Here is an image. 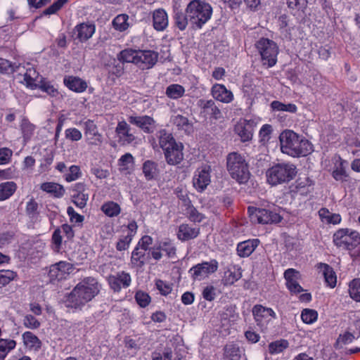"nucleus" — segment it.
<instances>
[{
	"label": "nucleus",
	"instance_id": "052dcab7",
	"mask_svg": "<svg viewBox=\"0 0 360 360\" xmlns=\"http://www.w3.org/2000/svg\"><path fill=\"white\" fill-rule=\"evenodd\" d=\"M69 0H57L43 12L44 15H52L60 10Z\"/></svg>",
	"mask_w": 360,
	"mask_h": 360
},
{
	"label": "nucleus",
	"instance_id": "864d4df0",
	"mask_svg": "<svg viewBox=\"0 0 360 360\" xmlns=\"http://www.w3.org/2000/svg\"><path fill=\"white\" fill-rule=\"evenodd\" d=\"M229 276H226V285L233 284L242 276L241 268L238 266H233L229 269Z\"/></svg>",
	"mask_w": 360,
	"mask_h": 360
},
{
	"label": "nucleus",
	"instance_id": "680f3d73",
	"mask_svg": "<svg viewBox=\"0 0 360 360\" xmlns=\"http://www.w3.org/2000/svg\"><path fill=\"white\" fill-rule=\"evenodd\" d=\"M307 0H287L288 8L295 11H304L307 6Z\"/></svg>",
	"mask_w": 360,
	"mask_h": 360
},
{
	"label": "nucleus",
	"instance_id": "2eb2a0df",
	"mask_svg": "<svg viewBox=\"0 0 360 360\" xmlns=\"http://www.w3.org/2000/svg\"><path fill=\"white\" fill-rule=\"evenodd\" d=\"M138 53L136 66L141 70L150 69L158 62L159 54L155 51L139 49Z\"/></svg>",
	"mask_w": 360,
	"mask_h": 360
},
{
	"label": "nucleus",
	"instance_id": "0e129e2a",
	"mask_svg": "<svg viewBox=\"0 0 360 360\" xmlns=\"http://www.w3.org/2000/svg\"><path fill=\"white\" fill-rule=\"evenodd\" d=\"M65 138L72 141H78L82 139V134L77 128H68L65 131Z\"/></svg>",
	"mask_w": 360,
	"mask_h": 360
},
{
	"label": "nucleus",
	"instance_id": "69168bd1",
	"mask_svg": "<svg viewBox=\"0 0 360 360\" xmlns=\"http://www.w3.org/2000/svg\"><path fill=\"white\" fill-rule=\"evenodd\" d=\"M81 175L80 168L77 165H72L65 174V179L68 182L77 180Z\"/></svg>",
	"mask_w": 360,
	"mask_h": 360
},
{
	"label": "nucleus",
	"instance_id": "4468645a",
	"mask_svg": "<svg viewBox=\"0 0 360 360\" xmlns=\"http://www.w3.org/2000/svg\"><path fill=\"white\" fill-rule=\"evenodd\" d=\"M84 136L88 144L98 146L103 142V136L98 131L97 125L91 120H87L83 123Z\"/></svg>",
	"mask_w": 360,
	"mask_h": 360
},
{
	"label": "nucleus",
	"instance_id": "c756f323",
	"mask_svg": "<svg viewBox=\"0 0 360 360\" xmlns=\"http://www.w3.org/2000/svg\"><path fill=\"white\" fill-rule=\"evenodd\" d=\"M173 19L174 25L179 30L184 31L190 23L188 13L179 8L174 9Z\"/></svg>",
	"mask_w": 360,
	"mask_h": 360
},
{
	"label": "nucleus",
	"instance_id": "f03ea898",
	"mask_svg": "<svg viewBox=\"0 0 360 360\" xmlns=\"http://www.w3.org/2000/svg\"><path fill=\"white\" fill-rule=\"evenodd\" d=\"M279 141L281 152L293 158L307 156L314 150L311 142L292 130H284Z\"/></svg>",
	"mask_w": 360,
	"mask_h": 360
},
{
	"label": "nucleus",
	"instance_id": "a19ab883",
	"mask_svg": "<svg viewBox=\"0 0 360 360\" xmlns=\"http://www.w3.org/2000/svg\"><path fill=\"white\" fill-rule=\"evenodd\" d=\"M185 214L191 221L195 223H200L205 218V215L199 212L192 204L186 207Z\"/></svg>",
	"mask_w": 360,
	"mask_h": 360
},
{
	"label": "nucleus",
	"instance_id": "f8f14e48",
	"mask_svg": "<svg viewBox=\"0 0 360 360\" xmlns=\"http://www.w3.org/2000/svg\"><path fill=\"white\" fill-rule=\"evenodd\" d=\"M252 314L257 325L263 330L267 324L275 318V312L271 308L257 304L252 308Z\"/></svg>",
	"mask_w": 360,
	"mask_h": 360
},
{
	"label": "nucleus",
	"instance_id": "13d9d810",
	"mask_svg": "<svg viewBox=\"0 0 360 360\" xmlns=\"http://www.w3.org/2000/svg\"><path fill=\"white\" fill-rule=\"evenodd\" d=\"M133 236V233H129L127 236L120 238L116 244V249L118 251H124L127 250L132 240Z\"/></svg>",
	"mask_w": 360,
	"mask_h": 360
},
{
	"label": "nucleus",
	"instance_id": "4d7b16f0",
	"mask_svg": "<svg viewBox=\"0 0 360 360\" xmlns=\"http://www.w3.org/2000/svg\"><path fill=\"white\" fill-rule=\"evenodd\" d=\"M17 276L16 273L10 270L0 271V288L8 284Z\"/></svg>",
	"mask_w": 360,
	"mask_h": 360
},
{
	"label": "nucleus",
	"instance_id": "6ab92c4d",
	"mask_svg": "<svg viewBox=\"0 0 360 360\" xmlns=\"http://www.w3.org/2000/svg\"><path fill=\"white\" fill-rule=\"evenodd\" d=\"M284 278L286 281L287 288L292 293H299L304 291V289L299 284L298 281L301 278L300 271L295 269H288L284 272Z\"/></svg>",
	"mask_w": 360,
	"mask_h": 360
},
{
	"label": "nucleus",
	"instance_id": "b1692460",
	"mask_svg": "<svg viewBox=\"0 0 360 360\" xmlns=\"http://www.w3.org/2000/svg\"><path fill=\"white\" fill-rule=\"evenodd\" d=\"M153 27L157 31H164L169 25L167 12L163 8L155 9L153 13Z\"/></svg>",
	"mask_w": 360,
	"mask_h": 360
},
{
	"label": "nucleus",
	"instance_id": "6e6552de",
	"mask_svg": "<svg viewBox=\"0 0 360 360\" xmlns=\"http://www.w3.org/2000/svg\"><path fill=\"white\" fill-rule=\"evenodd\" d=\"M333 243L337 247L352 250L360 245V233L349 229H340L334 233Z\"/></svg>",
	"mask_w": 360,
	"mask_h": 360
},
{
	"label": "nucleus",
	"instance_id": "2f4dec72",
	"mask_svg": "<svg viewBox=\"0 0 360 360\" xmlns=\"http://www.w3.org/2000/svg\"><path fill=\"white\" fill-rule=\"evenodd\" d=\"M39 73L33 68L27 69L23 75V82L27 87L37 89L39 83Z\"/></svg>",
	"mask_w": 360,
	"mask_h": 360
},
{
	"label": "nucleus",
	"instance_id": "bf43d9fd",
	"mask_svg": "<svg viewBox=\"0 0 360 360\" xmlns=\"http://www.w3.org/2000/svg\"><path fill=\"white\" fill-rule=\"evenodd\" d=\"M73 203L79 208L82 209L86 207L89 200L87 193H75L72 196Z\"/></svg>",
	"mask_w": 360,
	"mask_h": 360
},
{
	"label": "nucleus",
	"instance_id": "603ef678",
	"mask_svg": "<svg viewBox=\"0 0 360 360\" xmlns=\"http://www.w3.org/2000/svg\"><path fill=\"white\" fill-rule=\"evenodd\" d=\"M37 88L42 91L47 93L51 96H56L58 91L49 82L41 78L38 83Z\"/></svg>",
	"mask_w": 360,
	"mask_h": 360
},
{
	"label": "nucleus",
	"instance_id": "a211bd4d",
	"mask_svg": "<svg viewBox=\"0 0 360 360\" xmlns=\"http://www.w3.org/2000/svg\"><path fill=\"white\" fill-rule=\"evenodd\" d=\"M111 289L115 292H119L122 288H128L131 282V276L125 271H120L115 275H110L108 278Z\"/></svg>",
	"mask_w": 360,
	"mask_h": 360
},
{
	"label": "nucleus",
	"instance_id": "7ed1b4c3",
	"mask_svg": "<svg viewBox=\"0 0 360 360\" xmlns=\"http://www.w3.org/2000/svg\"><path fill=\"white\" fill-rule=\"evenodd\" d=\"M160 148L163 150L166 162L169 165H176L184 160V145L176 142L172 134L165 129L156 132Z\"/></svg>",
	"mask_w": 360,
	"mask_h": 360
},
{
	"label": "nucleus",
	"instance_id": "338daca9",
	"mask_svg": "<svg viewBox=\"0 0 360 360\" xmlns=\"http://www.w3.org/2000/svg\"><path fill=\"white\" fill-rule=\"evenodd\" d=\"M332 176L336 181H342L345 180V178L347 176V175L342 165V162H340L338 165L335 166V168L332 172Z\"/></svg>",
	"mask_w": 360,
	"mask_h": 360
},
{
	"label": "nucleus",
	"instance_id": "cd10ccee",
	"mask_svg": "<svg viewBox=\"0 0 360 360\" xmlns=\"http://www.w3.org/2000/svg\"><path fill=\"white\" fill-rule=\"evenodd\" d=\"M317 268L322 272L326 284L332 288H335L337 283V276L333 268L324 263H319Z\"/></svg>",
	"mask_w": 360,
	"mask_h": 360
},
{
	"label": "nucleus",
	"instance_id": "774afa93",
	"mask_svg": "<svg viewBox=\"0 0 360 360\" xmlns=\"http://www.w3.org/2000/svg\"><path fill=\"white\" fill-rule=\"evenodd\" d=\"M135 299L138 304L141 307H146L150 302V296L142 291L136 292Z\"/></svg>",
	"mask_w": 360,
	"mask_h": 360
},
{
	"label": "nucleus",
	"instance_id": "39448f33",
	"mask_svg": "<svg viewBox=\"0 0 360 360\" xmlns=\"http://www.w3.org/2000/svg\"><path fill=\"white\" fill-rule=\"evenodd\" d=\"M297 174V168L292 163H277L266 170V176L269 184L275 186L288 183Z\"/></svg>",
	"mask_w": 360,
	"mask_h": 360
},
{
	"label": "nucleus",
	"instance_id": "4c0bfd02",
	"mask_svg": "<svg viewBox=\"0 0 360 360\" xmlns=\"http://www.w3.org/2000/svg\"><path fill=\"white\" fill-rule=\"evenodd\" d=\"M129 15L127 14H120L117 15L112 20L113 27L120 32H124L127 30L129 27L128 22Z\"/></svg>",
	"mask_w": 360,
	"mask_h": 360
},
{
	"label": "nucleus",
	"instance_id": "58836bf2",
	"mask_svg": "<svg viewBox=\"0 0 360 360\" xmlns=\"http://www.w3.org/2000/svg\"><path fill=\"white\" fill-rule=\"evenodd\" d=\"M38 208L39 205L33 198L27 202L25 212L32 221L35 222L39 219V212Z\"/></svg>",
	"mask_w": 360,
	"mask_h": 360
},
{
	"label": "nucleus",
	"instance_id": "09e8293b",
	"mask_svg": "<svg viewBox=\"0 0 360 360\" xmlns=\"http://www.w3.org/2000/svg\"><path fill=\"white\" fill-rule=\"evenodd\" d=\"M20 68V65L13 64L9 60L0 58V73L10 74L16 72Z\"/></svg>",
	"mask_w": 360,
	"mask_h": 360
},
{
	"label": "nucleus",
	"instance_id": "20e7f679",
	"mask_svg": "<svg viewBox=\"0 0 360 360\" xmlns=\"http://www.w3.org/2000/svg\"><path fill=\"white\" fill-rule=\"evenodd\" d=\"M190 24L193 29H200L211 18L212 9L210 4L200 0H193L186 8Z\"/></svg>",
	"mask_w": 360,
	"mask_h": 360
},
{
	"label": "nucleus",
	"instance_id": "f257e3e1",
	"mask_svg": "<svg viewBox=\"0 0 360 360\" xmlns=\"http://www.w3.org/2000/svg\"><path fill=\"white\" fill-rule=\"evenodd\" d=\"M100 292V285L93 277H86L73 288L67 296V307L81 309Z\"/></svg>",
	"mask_w": 360,
	"mask_h": 360
},
{
	"label": "nucleus",
	"instance_id": "dca6fc26",
	"mask_svg": "<svg viewBox=\"0 0 360 360\" xmlns=\"http://www.w3.org/2000/svg\"><path fill=\"white\" fill-rule=\"evenodd\" d=\"M72 264L60 261L50 266L49 276L51 281H60L65 279L68 275L72 271Z\"/></svg>",
	"mask_w": 360,
	"mask_h": 360
},
{
	"label": "nucleus",
	"instance_id": "79ce46f5",
	"mask_svg": "<svg viewBox=\"0 0 360 360\" xmlns=\"http://www.w3.org/2000/svg\"><path fill=\"white\" fill-rule=\"evenodd\" d=\"M271 108L274 111H283L295 113L297 112V108L293 103H283L278 101H274L271 103Z\"/></svg>",
	"mask_w": 360,
	"mask_h": 360
},
{
	"label": "nucleus",
	"instance_id": "72a5a7b5",
	"mask_svg": "<svg viewBox=\"0 0 360 360\" xmlns=\"http://www.w3.org/2000/svg\"><path fill=\"white\" fill-rule=\"evenodd\" d=\"M41 189L47 193H53L55 197L61 198L65 193V189L63 186L53 183L46 182L41 185Z\"/></svg>",
	"mask_w": 360,
	"mask_h": 360
},
{
	"label": "nucleus",
	"instance_id": "4be33fe9",
	"mask_svg": "<svg viewBox=\"0 0 360 360\" xmlns=\"http://www.w3.org/2000/svg\"><path fill=\"white\" fill-rule=\"evenodd\" d=\"M198 104L202 110L201 112L205 115H210L211 118L215 120L222 117L221 110L212 100L200 99L198 101Z\"/></svg>",
	"mask_w": 360,
	"mask_h": 360
},
{
	"label": "nucleus",
	"instance_id": "3c124183",
	"mask_svg": "<svg viewBox=\"0 0 360 360\" xmlns=\"http://www.w3.org/2000/svg\"><path fill=\"white\" fill-rule=\"evenodd\" d=\"M145 252L146 251L141 250V248L136 246L131 253V263L134 264H136L139 266H143L145 264Z\"/></svg>",
	"mask_w": 360,
	"mask_h": 360
},
{
	"label": "nucleus",
	"instance_id": "c9c22d12",
	"mask_svg": "<svg viewBox=\"0 0 360 360\" xmlns=\"http://www.w3.org/2000/svg\"><path fill=\"white\" fill-rule=\"evenodd\" d=\"M16 346V341L0 338V360H4L8 354Z\"/></svg>",
	"mask_w": 360,
	"mask_h": 360
},
{
	"label": "nucleus",
	"instance_id": "9b49d317",
	"mask_svg": "<svg viewBox=\"0 0 360 360\" xmlns=\"http://www.w3.org/2000/svg\"><path fill=\"white\" fill-rule=\"evenodd\" d=\"M211 182L210 167L207 165L198 168L193 177V187L198 192H203Z\"/></svg>",
	"mask_w": 360,
	"mask_h": 360
},
{
	"label": "nucleus",
	"instance_id": "ea45409f",
	"mask_svg": "<svg viewBox=\"0 0 360 360\" xmlns=\"http://www.w3.org/2000/svg\"><path fill=\"white\" fill-rule=\"evenodd\" d=\"M185 89L180 84H173L169 85L166 89V95L171 99H178L184 96Z\"/></svg>",
	"mask_w": 360,
	"mask_h": 360
},
{
	"label": "nucleus",
	"instance_id": "6e6d98bb",
	"mask_svg": "<svg viewBox=\"0 0 360 360\" xmlns=\"http://www.w3.org/2000/svg\"><path fill=\"white\" fill-rule=\"evenodd\" d=\"M318 313L314 309H304L301 314V319L304 323L311 324L316 321Z\"/></svg>",
	"mask_w": 360,
	"mask_h": 360
},
{
	"label": "nucleus",
	"instance_id": "0eeeda50",
	"mask_svg": "<svg viewBox=\"0 0 360 360\" xmlns=\"http://www.w3.org/2000/svg\"><path fill=\"white\" fill-rule=\"evenodd\" d=\"M256 48L261 56L263 65L271 68L276 65L278 47L274 41L266 38H262L257 41Z\"/></svg>",
	"mask_w": 360,
	"mask_h": 360
},
{
	"label": "nucleus",
	"instance_id": "bb28decb",
	"mask_svg": "<svg viewBox=\"0 0 360 360\" xmlns=\"http://www.w3.org/2000/svg\"><path fill=\"white\" fill-rule=\"evenodd\" d=\"M65 85L70 90L82 93L87 88L86 82L79 77L74 76H68L64 78Z\"/></svg>",
	"mask_w": 360,
	"mask_h": 360
},
{
	"label": "nucleus",
	"instance_id": "473e14b6",
	"mask_svg": "<svg viewBox=\"0 0 360 360\" xmlns=\"http://www.w3.org/2000/svg\"><path fill=\"white\" fill-rule=\"evenodd\" d=\"M171 122L176 126L179 129L184 130L186 132H190L192 130V124L187 117L181 115L172 116Z\"/></svg>",
	"mask_w": 360,
	"mask_h": 360
},
{
	"label": "nucleus",
	"instance_id": "a18cd8bd",
	"mask_svg": "<svg viewBox=\"0 0 360 360\" xmlns=\"http://www.w3.org/2000/svg\"><path fill=\"white\" fill-rule=\"evenodd\" d=\"M350 297L356 302H360V278H354L349 283Z\"/></svg>",
	"mask_w": 360,
	"mask_h": 360
},
{
	"label": "nucleus",
	"instance_id": "9d476101",
	"mask_svg": "<svg viewBox=\"0 0 360 360\" xmlns=\"http://www.w3.org/2000/svg\"><path fill=\"white\" fill-rule=\"evenodd\" d=\"M255 126L254 121L241 118L234 124L233 131L241 142H249L252 139Z\"/></svg>",
	"mask_w": 360,
	"mask_h": 360
},
{
	"label": "nucleus",
	"instance_id": "a878e982",
	"mask_svg": "<svg viewBox=\"0 0 360 360\" xmlns=\"http://www.w3.org/2000/svg\"><path fill=\"white\" fill-rule=\"evenodd\" d=\"M258 239H252L239 243L237 245L238 255L241 257L250 256L259 245Z\"/></svg>",
	"mask_w": 360,
	"mask_h": 360
},
{
	"label": "nucleus",
	"instance_id": "f704fd0d",
	"mask_svg": "<svg viewBox=\"0 0 360 360\" xmlns=\"http://www.w3.org/2000/svg\"><path fill=\"white\" fill-rule=\"evenodd\" d=\"M17 188L16 184L13 181H6L0 184V200H4L10 198Z\"/></svg>",
	"mask_w": 360,
	"mask_h": 360
},
{
	"label": "nucleus",
	"instance_id": "c85d7f7f",
	"mask_svg": "<svg viewBox=\"0 0 360 360\" xmlns=\"http://www.w3.org/2000/svg\"><path fill=\"white\" fill-rule=\"evenodd\" d=\"M22 338L24 345L29 350L37 352L41 349L42 342L33 333L26 331L22 334Z\"/></svg>",
	"mask_w": 360,
	"mask_h": 360
},
{
	"label": "nucleus",
	"instance_id": "de8ad7c7",
	"mask_svg": "<svg viewBox=\"0 0 360 360\" xmlns=\"http://www.w3.org/2000/svg\"><path fill=\"white\" fill-rule=\"evenodd\" d=\"M119 165L122 171L131 170L134 165V158L131 153H125L119 159Z\"/></svg>",
	"mask_w": 360,
	"mask_h": 360
},
{
	"label": "nucleus",
	"instance_id": "c03bdc74",
	"mask_svg": "<svg viewBox=\"0 0 360 360\" xmlns=\"http://www.w3.org/2000/svg\"><path fill=\"white\" fill-rule=\"evenodd\" d=\"M182 356L177 352L174 353L170 348H165L162 354L153 356V360H181Z\"/></svg>",
	"mask_w": 360,
	"mask_h": 360
},
{
	"label": "nucleus",
	"instance_id": "e2e57ef3",
	"mask_svg": "<svg viewBox=\"0 0 360 360\" xmlns=\"http://www.w3.org/2000/svg\"><path fill=\"white\" fill-rule=\"evenodd\" d=\"M21 129L25 139H29L32 136L35 129L34 124H31L28 120H23L21 124Z\"/></svg>",
	"mask_w": 360,
	"mask_h": 360
},
{
	"label": "nucleus",
	"instance_id": "ddd939ff",
	"mask_svg": "<svg viewBox=\"0 0 360 360\" xmlns=\"http://www.w3.org/2000/svg\"><path fill=\"white\" fill-rule=\"evenodd\" d=\"M248 212L251 214H255L258 223L259 224H276L280 222L282 219L280 214L266 209L249 207Z\"/></svg>",
	"mask_w": 360,
	"mask_h": 360
},
{
	"label": "nucleus",
	"instance_id": "1a4fd4ad",
	"mask_svg": "<svg viewBox=\"0 0 360 360\" xmlns=\"http://www.w3.org/2000/svg\"><path fill=\"white\" fill-rule=\"evenodd\" d=\"M218 262L215 259L204 262L193 266L189 272L194 280L201 281L217 270Z\"/></svg>",
	"mask_w": 360,
	"mask_h": 360
},
{
	"label": "nucleus",
	"instance_id": "393cba45",
	"mask_svg": "<svg viewBox=\"0 0 360 360\" xmlns=\"http://www.w3.org/2000/svg\"><path fill=\"white\" fill-rule=\"evenodd\" d=\"M160 172L158 164L153 160H147L142 165V172L147 181L156 180Z\"/></svg>",
	"mask_w": 360,
	"mask_h": 360
},
{
	"label": "nucleus",
	"instance_id": "37998d69",
	"mask_svg": "<svg viewBox=\"0 0 360 360\" xmlns=\"http://www.w3.org/2000/svg\"><path fill=\"white\" fill-rule=\"evenodd\" d=\"M288 346L289 343L286 340H278L269 345V352L271 354H278L283 352Z\"/></svg>",
	"mask_w": 360,
	"mask_h": 360
},
{
	"label": "nucleus",
	"instance_id": "aec40b11",
	"mask_svg": "<svg viewBox=\"0 0 360 360\" xmlns=\"http://www.w3.org/2000/svg\"><path fill=\"white\" fill-rule=\"evenodd\" d=\"M115 132L122 145L130 144L135 140V136L131 132L130 126L124 120L117 123Z\"/></svg>",
	"mask_w": 360,
	"mask_h": 360
},
{
	"label": "nucleus",
	"instance_id": "5701e85b",
	"mask_svg": "<svg viewBox=\"0 0 360 360\" xmlns=\"http://www.w3.org/2000/svg\"><path fill=\"white\" fill-rule=\"evenodd\" d=\"M95 32V25L89 23H81L74 29V34L80 42H84L90 39Z\"/></svg>",
	"mask_w": 360,
	"mask_h": 360
},
{
	"label": "nucleus",
	"instance_id": "f3484780",
	"mask_svg": "<svg viewBox=\"0 0 360 360\" xmlns=\"http://www.w3.org/2000/svg\"><path fill=\"white\" fill-rule=\"evenodd\" d=\"M128 121L146 134H152L156 129V122L153 117L148 115L129 116Z\"/></svg>",
	"mask_w": 360,
	"mask_h": 360
},
{
	"label": "nucleus",
	"instance_id": "5fc2aeb1",
	"mask_svg": "<svg viewBox=\"0 0 360 360\" xmlns=\"http://www.w3.org/2000/svg\"><path fill=\"white\" fill-rule=\"evenodd\" d=\"M212 95L214 99L220 102H225V86L223 84H215L211 90Z\"/></svg>",
	"mask_w": 360,
	"mask_h": 360
},
{
	"label": "nucleus",
	"instance_id": "49530a36",
	"mask_svg": "<svg viewBox=\"0 0 360 360\" xmlns=\"http://www.w3.org/2000/svg\"><path fill=\"white\" fill-rule=\"evenodd\" d=\"M158 244L159 248L161 249L162 252H165L168 257H173L175 256L176 249L172 240L167 239L165 240L160 241Z\"/></svg>",
	"mask_w": 360,
	"mask_h": 360
},
{
	"label": "nucleus",
	"instance_id": "412c9836",
	"mask_svg": "<svg viewBox=\"0 0 360 360\" xmlns=\"http://www.w3.org/2000/svg\"><path fill=\"white\" fill-rule=\"evenodd\" d=\"M200 228L193 226L188 224L179 225L177 232V238L181 241H186L194 239L200 234Z\"/></svg>",
	"mask_w": 360,
	"mask_h": 360
},
{
	"label": "nucleus",
	"instance_id": "8fccbe9b",
	"mask_svg": "<svg viewBox=\"0 0 360 360\" xmlns=\"http://www.w3.org/2000/svg\"><path fill=\"white\" fill-rule=\"evenodd\" d=\"M273 131L272 126L270 124H264L259 131V142L262 145L266 144L271 139Z\"/></svg>",
	"mask_w": 360,
	"mask_h": 360
},
{
	"label": "nucleus",
	"instance_id": "e433bc0d",
	"mask_svg": "<svg viewBox=\"0 0 360 360\" xmlns=\"http://www.w3.org/2000/svg\"><path fill=\"white\" fill-rule=\"evenodd\" d=\"M102 212L109 217H116L121 212L120 206L113 201L105 202L101 207Z\"/></svg>",
	"mask_w": 360,
	"mask_h": 360
},
{
	"label": "nucleus",
	"instance_id": "423d86ee",
	"mask_svg": "<svg viewBox=\"0 0 360 360\" xmlns=\"http://www.w3.org/2000/svg\"><path fill=\"white\" fill-rule=\"evenodd\" d=\"M226 169L232 179L238 184L248 182L250 173L245 158L238 153L233 152L226 157Z\"/></svg>",
	"mask_w": 360,
	"mask_h": 360
},
{
	"label": "nucleus",
	"instance_id": "7c9ffc66",
	"mask_svg": "<svg viewBox=\"0 0 360 360\" xmlns=\"http://www.w3.org/2000/svg\"><path fill=\"white\" fill-rule=\"evenodd\" d=\"M139 49H125L121 51L117 56L118 60L122 63H131L136 65Z\"/></svg>",
	"mask_w": 360,
	"mask_h": 360
}]
</instances>
